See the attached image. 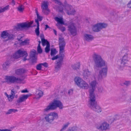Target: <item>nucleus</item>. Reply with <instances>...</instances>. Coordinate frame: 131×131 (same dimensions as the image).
<instances>
[{
	"instance_id": "nucleus-44",
	"label": "nucleus",
	"mask_w": 131,
	"mask_h": 131,
	"mask_svg": "<svg viewBox=\"0 0 131 131\" xmlns=\"http://www.w3.org/2000/svg\"><path fill=\"white\" fill-rule=\"evenodd\" d=\"M35 32L37 36H38L40 34L39 31V26H37V28L35 30Z\"/></svg>"
},
{
	"instance_id": "nucleus-8",
	"label": "nucleus",
	"mask_w": 131,
	"mask_h": 131,
	"mask_svg": "<svg viewBox=\"0 0 131 131\" xmlns=\"http://www.w3.org/2000/svg\"><path fill=\"white\" fill-rule=\"evenodd\" d=\"M58 116L57 113H51L46 115L45 117L46 121L50 124H51L55 119H57Z\"/></svg>"
},
{
	"instance_id": "nucleus-57",
	"label": "nucleus",
	"mask_w": 131,
	"mask_h": 131,
	"mask_svg": "<svg viewBox=\"0 0 131 131\" xmlns=\"http://www.w3.org/2000/svg\"><path fill=\"white\" fill-rule=\"evenodd\" d=\"M0 131H11L10 129H0Z\"/></svg>"
},
{
	"instance_id": "nucleus-49",
	"label": "nucleus",
	"mask_w": 131,
	"mask_h": 131,
	"mask_svg": "<svg viewBox=\"0 0 131 131\" xmlns=\"http://www.w3.org/2000/svg\"><path fill=\"white\" fill-rule=\"evenodd\" d=\"M41 66V63L39 64L37 66L36 69L38 70H41L42 68Z\"/></svg>"
},
{
	"instance_id": "nucleus-59",
	"label": "nucleus",
	"mask_w": 131,
	"mask_h": 131,
	"mask_svg": "<svg viewBox=\"0 0 131 131\" xmlns=\"http://www.w3.org/2000/svg\"><path fill=\"white\" fill-rule=\"evenodd\" d=\"M45 26H46V27L45 28V30H46L47 29V28H50L49 26L47 25H46Z\"/></svg>"
},
{
	"instance_id": "nucleus-43",
	"label": "nucleus",
	"mask_w": 131,
	"mask_h": 131,
	"mask_svg": "<svg viewBox=\"0 0 131 131\" xmlns=\"http://www.w3.org/2000/svg\"><path fill=\"white\" fill-rule=\"evenodd\" d=\"M9 6L7 5L3 8H1L0 9L2 13L7 10H8L9 9Z\"/></svg>"
},
{
	"instance_id": "nucleus-46",
	"label": "nucleus",
	"mask_w": 131,
	"mask_h": 131,
	"mask_svg": "<svg viewBox=\"0 0 131 131\" xmlns=\"http://www.w3.org/2000/svg\"><path fill=\"white\" fill-rule=\"evenodd\" d=\"M67 131H76V128L74 127H69Z\"/></svg>"
},
{
	"instance_id": "nucleus-22",
	"label": "nucleus",
	"mask_w": 131,
	"mask_h": 131,
	"mask_svg": "<svg viewBox=\"0 0 131 131\" xmlns=\"http://www.w3.org/2000/svg\"><path fill=\"white\" fill-rule=\"evenodd\" d=\"M11 61L7 60L4 62L2 65V69L5 70H7L10 66Z\"/></svg>"
},
{
	"instance_id": "nucleus-40",
	"label": "nucleus",
	"mask_w": 131,
	"mask_h": 131,
	"mask_svg": "<svg viewBox=\"0 0 131 131\" xmlns=\"http://www.w3.org/2000/svg\"><path fill=\"white\" fill-rule=\"evenodd\" d=\"M8 39L7 40H6V41H7L13 39L14 38V36L12 34H10L9 33H8V35L7 36Z\"/></svg>"
},
{
	"instance_id": "nucleus-14",
	"label": "nucleus",
	"mask_w": 131,
	"mask_h": 131,
	"mask_svg": "<svg viewBox=\"0 0 131 131\" xmlns=\"http://www.w3.org/2000/svg\"><path fill=\"white\" fill-rule=\"evenodd\" d=\"M68 30L72 35L73 36L76 35L77 32V29L73 23L71 22L69 23L68 26Z\"/></svg>"
},
{
	"instance_id": "nucleus-16",
	"label": "nucleus",
	"mask_w": 131,
	"mask_h": 131,
	"mask_svg": "<svg viewBox=\"0 0 131 131\" xmlns=\"http://www.w3.org/2000/svg\"><path fill=\"white\" fill-rule=\"evenodd\" d=\"M17 92L14 89L11 90V94L8 95L6 92L4 93L5 95L7 97L8 101L9 102H12L14 98L15 94Z\"/></svg>"
},
{
	"instance_id": "nucleus-32",
	"label": "nucleus",
	"mask_w": 131,
	"mask_h": 131,
	"mask_svg": "<svg viewBox=\"0 0 131 131\" xmlns=\"http://www.w3.org/2000/svg\"><path fill=\"white\" fill-rule=\"evenodd\" d=\"M8 33L6 31H4L1 34V37L3 38H7V36L8 35Z\"/></svg>"
},
{
	"instance_id": "nucleus-7",
	"label": "nucleus",
	"mask_w": 131,
	"mask_h": 131,
	"mask_svg": "<svg viewBox=\"0 0 131 131\" xmlns=\"http://www.w3.org/2000/svg\"><path fill=\"white\" fill-rule=\"evenodd\" d=\"M121 61L120 63L118 64V67L121 70H122L124 67L126 66L128 62V54L125 53L122 58L120 59Z\"/></svg>"
},
{
	"instance_id": "nucleus-25",
	"label": "nucleus",
	"mask_w": 131,
	"mask_h": 131,
	"mask_svg": "<svg viewBox=\"0 0 131 131\" xmlns=\"http://www.w3.org/2000/svg\"><path fill=\"white\" fill-rule=\"evenodd\" d=\"M59 54L61 56L60 57L61 58L63 59L64 57V55L63 53L64 52V47H59Z\"/></svg>"
},
{
	"instance_id": "nucleus-10",
	"label": "nucleus",
	"mask_w": 131,
	"mask_h": 131,
	"mask_svg": "<svg viewBox=\"0 0 131 131\" xmlns=\"http://www.w3.org/2000/svg\"><path fill=\"white\" fill-rule=\"evenodd\" d=\"M63 6L65 7L66 11L68 15H74L75 14L76 10L71 5L67 4Z\"/></svg>"
},
{
	"instance_id": "nucleus-41",
	"label": "nucleus",
	"mask_w": 131,
	"mask_h": 131,
	"mask_svg": "<svg viewBox=\"0 0 131 131\" xmlns=\"http://www.w3.org/2000/svg\"><path fill=\"white\" fill-rule=\"evenodd\" d=\"M131 84V81H125L123 83V84L126 86H128Z\"/></svg>"
},
{
	"instance_id": "nucleus-11",
	"label": "nucleus",
	"mask_w": 131,
	"mask_h": 131,
	"mask_svg": "<svg viewBox=\"0 0 131 131\" xmlns=\"http://www.w3.org/2000/svg\"><path fill=\"white\" fill-rule=\"evenodd\" d=\"M33 23V21H31L27 23H23L18 24L16 27L17 30H22L26 28H28L31 27V25Z\"/></svg>"
},
{
	"instance_id": "nucleus-9",
	"label": "nucleus",
	"mask_w": 131,
	"mask_h": 131,
	"mask_svg": "<svg viewBox=\"0 0 131 131\" xmlns=\"http://www.w3.org/2000/svg\"><path fill=\"white\" fill-rule=\"evenodd\" d=\"M107 26V24L105 23H98L93 26L92 30L93 31L98 32L102 29L106 28Z\"/></svg>"
},
{
	"instance_id": "nucleus-21",
	"label": "nucleus",
	"mask_w": 131,
	"mask_h": 131,
	"mask_svg": "<svg viewBox=\"0 0 131 131\" xmlns=\"http://www.w3.org/2000/svg\"><path fill=\"white\" fill-rule=\"evenodd\" d=\"M94 38L93 36L90 34H85L84 35V40L88 42H90L92 41Z\"/></svg>"
},
{
	"instance_id": "nucleus-5",
	"label": "nucleus",
	"mask_w": 131,
	"mask_h": 131,
	"mask_svg": "<svg viewBox=\"0 0 131 131\" xmlns=\"http://www.w3.org/2000/svg\"><path fill=\"white\" fill-rule=\"evenodd\" d=\"M74 81L76 84L81 88L87 89L89 88L88 84L79 77L75 78Z\"/></svg>"
},
{
	"instance_id": "nucleus-56",
	"label": "nucleus",
	"mask_w": 131,
	"mask_h": 131,
	"mask_svg": "<svg viewBox=\"0 0 131 131\" xmlns=\"http://www.w3.org/2000/svg\"><path fill=\"white\" fill-rule=\"evenodd\" d=\"M21 92L22 93H27L28 92V91L27 89L21 91Z\"/></svg>"
},
{
	"instance_id": "nucleus-28",
	"label": "nucleus",
	"mask_w": 131,
	"mask_h": 131,
	"mask_svg": "<svg viewBox=\"0 0 131 131\" xmlns=\"http://www.w3.org/2000/svg\"><path fill=\"white\" fill-rule=\"evenodd\" d=\"M55 20L61 24H64V22L63 20V18L62 17L59 18L58 17H56L55 18Z\"/></svg>"
},
{
	"instance_id": "nucleus-29",
	"label": "nucleus",
	"mask_w": 131,
	"mask_h": 131,
	"mask_svg": "<svg viewBox=\"0 0 131 131\" xmlns=\"http://www.w3.org/2000/svg\"><path fill=\"white\" fill-rule=\"evenodd\" d=\"M18 111L17 109H9L8 111L6 113V114H12L13 113H15Z\"/></svg>"
},
{
	"instance_id": "nucleus-17",
	"label": "nucleus",
	"mask_w": 131,
	"mask_h": 131,
	"mask_svg": "<svg viewBox=\"0 0 131 131\" xmlns=\"http://www.w3.org/2000/svg\"><path fill=\"white\" fill-rule=\"evenodd\" d=\"M36 51L35 50L34 51H31L30 54V58L31 59V65H34L37 62V58L36 56Z\"/></svg>"
},
{
	"instance_id": "nucleus-3",
	"label": "nucleus",
	"mask_w": 131,
	"mask_h": 131,
	"mask_svg": "<svg viewBox=\"0 0 131 131\" xmlns=\"http://www.w3.org/2000/svg\"><path fill=\"white\" fill-rule=\"evenodd\" d=\"M64 107L62 103L59 100H54L53 102L49 104V105L44 110V111H47L49 110H54L58 107L59 109H62Z\"/></svg>"
},
{
	"instance_id": "nucleus-19",
	"label": "nucleus",
	"mask_w": 131,
	"mask_h": 131,
	"mask_svg": "<svg viewBox=\"0 0 131 131\" xmlns=\"http://www.w3.org/2000/svg\"><path fill=\"white\" fill-rule=\"evenodd\" d=\"M97 128L102 130H106L110 128L109 125L107 123L104 122L100 126L97 127Z\"/></svg>"
},
{
	"instance_id": "nucleus-26",
	"label": "nucleus",
	"mask_w": 131,
	"mask_h": 131,
	"mask_svg": "<svg viewBox=\"0 0 131 131\" xmlns=\"http://www.w3.org/2000/svg\"><path fill=\"white\" fill-rule=\"evenodd\" d=\"M25 72V70L23 69H20L16 70L15 73L17 75H20L23 74Z\"/></svg>"
},
{
	"instance_id": "nucleus-39",
	"label": "nucleus",
	"mask_w": 131,
	"mask_h": 131,
	"mask_svg": "<svg viewBox=\"0 0 131 131\" xmlns=\"http://www.w3.org/2000/svg\"><path fill=\"white\" fill-rule=\"evenodd\" d=\"M50 45H46L45 48V51L46 53H48L50 51Z\"/></svg>"
},
{
	"instance_id": "nucleus-62",
	"label": "nucleus",
	"mask_w": 131,
	"mask_h": 131,
	"mask_svg": "<svg viewBox=\"0 0 131 131\" xmlns=\"http://www.w3.org/2000/svg\"><path fill=\"white\" fill-rule=\"evenodd\" d=\"M115 12V11L114 10H112L111 11V14L112 15H114V14H113V13H114Z\"/></svg>"
},
{
	"instance_id": "nucleus-48",
	"label": "nucleus",
	"mask_w": 131,
	"mask_h": 131,
	"mask_svg": "<svg viewBox=\"0 0 131 131\" xmlns=\"http://www.w3.org/2000/svg\"><path fill=\"white\" fill-rule=\"evenodd\" d=\"M58 11L59 12L63 13V7L61 6H59L58 9Z\"/></svg>"
},
{
	"instance_id": "nucleus-63",
	"label": "nucleus",
	"mask_w": 131,
	"mask_h": 131,
	"mask_svg": "<svg viewBox=\"0 0 131 131\" xmlns=\"http://www.w3.org/2000/svg\"><path fill=\"white\" fill-rule=\"evenodd\" d=\"M40 48H41V47H40V45H39V44H38L37 47V49Z\"/></svg>"
},
{
	"instance_id": "nucleus-30",
	"label": "nucleus",
	"mask_w": 131,
	"mask_h": 131,
	"mask_svg": "<svg viewBox=\"0 0 131 131\" xmlns=\"http://www.w3.org/2000/svg\"><path fill=\"white\" fill-rule=\"evenodd\" d=\"M29 40L27 39L24 41H22L20 43V44L21 46H24L26 45H29Z\"/></svg>"
},
{
	"instance_id": "nucleus-18",
	"label": "nucleus",
	"mask_w": 131,
	"mask_h": 131,
	"mask_svg": "<svg viewBox=\"0 0 131 131\" xmlns=\"http://www.w3.org/2000/svg\"><path fill=\"white\" fill-rule=\"evenodd\" d=\"M63 59L59 58V61H56L55 66V71L56 72L60 70L62 64Z\"/></svg>"
},
{
	"instance_id": "nucleus-64",
	"label": "nucleus",
	"mask_w": 131,
	"mask_h": 131,
	"mask_svg": "<svg viewBox=\"0 0 131 131\" xmlns=\"http://www.w3.org/2000/svg\"><path fill=\"white\" fill-rule=\"evenodd\" d=\"M12 3L14 5H15V2L14 0H12Z\"/></svg>"
},
{
	"instance_id": "nucleus-33",
	"label": "nucleus",
	"mask_w": 131,
	"mask_h": 131,
	"mask_svg": "<svg viewBox=\"0 0 131 131\" xmlns=\"http://www.w3.org/2000/svg\"><path fill=\"white\" fill-rule=\"evenodd\" d=\"M57 52L56 49H51V56H54L57 53Z\"/></svg>"
},
{
	"instance_id": "nucleus-54",
	"label": "nucleus",
	"mask_w": 131,
	"mask_h": 131,
	"mask_svg": "<svg viewBox=\"0 0 131 131\" xmlns=\"http://www.w3.org/2000/svg\"><path fill=\"white\" fill-rule=\"evenodd\" d=\"M73 93V90L72 89H70L68 92V94L69 95L72 94Z\"/></svg>"
},
{
	"instance_id": "nucleus-58",
	"label": "nucleus",
	"mask_w": 131,
	"mask_h": 131,
	"mask_svg": "<svg viewBox=\"0 0 131 131\" xmlns=\"http://www.w3.org/2000/svg\"><path fill=\"white\" fill-rule=\"evenodd\" d=\"M40 38L41 40V39H45L44 38V36L43 34H41L40 36Z\"/></svg>"
},
{
	"instance_id": "nucleus-4",
	"label": "nucleus",
	"mask_w": 131,
	"mask_h": 131,
	"mask_svg": "<svg viewBox=\"0 0 131 131\" xmlns=\"http://www.w3.org/2000/svg\"><path fill=\"white\" fill-rule=\"evenodd\" d=\"M24 79L23 78H16L13 76H6L5 77L6 82L9 83H20Z\"/></svg>"
},
{
	"instance_id": "nucleus-36",
	"label": "nucleus",
	"mask_w": 131,
	"mask_h": 131,
	"mask_svg": "<svg viewBox=\"0 0 131 131\" xmlns=\"http://www.w3.org/2000/svg\"><path fill=\"white\" fill-rule=\"evenodd\" d=\"M56 25L58 28L62 31L63 32L65 30V28L64 27L62 26L59 24H57Z\"/></svg>"
},
{
	"instance_id": "nucleus-61",
	"label": "nucleus",
	"mask_w": 131,
	"mask_h": 131,
	"mask_svg": "<svg viewBox=\"0 0 131 131\" xmlns=\"http://www.w3.org/2000/svg\"><path fill=\"white\" fill-rule=\"evenodd\" d=\"M53 31L55 35H57V33L56 31L54 29H53Z\"/></svg>"
},
{
	"instance_id": "nucleus-12",
	"label": "nucleus",
	"mask_w": 131,
	"mask_h": 131,
	"mask_svg": "<svg viewBox=\"0 0 131 131\" xmlns=\"http://www.w3.org/2000/svg\"><path fill=\"white\" fill-rule=\"evenodd\" d=\"M104 68H102L99 72V74L97 78L99 80L105 77L107 72V66H105Z\"/></svg>"
},
{
	"instance_id": "nucleus-50",
	"label": "nucleus",
	"mask_w": 131,
	"mask_h": 131,
	"mask_svg": "<svg viewBox=\"0 0 131 131\" xmlns=\"http://www.w3.org/2000/svg\"><path fill=\"white\" fill-rule=\"evenodd\" d=\"M45 84L48 87L50 86L51 85V82H46L45 83Z\"/></svg>"
},
{
	"instance_id": "nucleus-24",
	"label": "nucleus",
	"mask_w": 131,
	"mask_h": 131,
	"mask_svg": "<svg viewBox=\"0 0 131 131\" xmlns=\"http://www.w3.org/2000/svg\"><path fill=\"white\" fill-rule=\"evenodd\" d=\"M59 47H65V43L64 39L63 38H59Z\"/></svg>"
},
{
	"instance_id": "nucleus-20",
	"label": "nucleus",
	"mask_w": 131,
	"mask_h": 131,
	"mask_svg": "<svg viewBox=\"0 0 131 131\" xmlns=\"http://www.w3.org/2000/svg\"><path fill=\"white\" fill-rule=\"evenodd\" d=\"M29 95L28 94L24 95L23 94L20 96L17 100V103H20L23 102L26 100L28 97Z\"/></svg>"
},
{
	"instance_id": "nucleus-45",
	"label": "nucleus",
	"mask_w": 131,
	"mask_h": 131,
	"mask_svg": "<svg viewBox=\"0 0 131 131\" xmlns=\"http://www.w3.org/2000/svg\"><path fill=\"white\" fill-rule=\"evenodd\" d=\"M69 124L70 123L69 122L63 125L62 128L64 130L66 129V128L68 127Z\"/></svg>"
},
{
	"instance_id": "nucleus-52",
	"label": "nucleus",
	"mask_w": 131,
	"mask_h": 131,
	"mask_svg": "<svg viewBox=\"0 0 131 131\" xmlns=\"http://www.w3.org/2000/svg\"><path fill=\"white\" fill-rule=\"evenodd\" d=\"M42 65H43L46 67H47L48 66V64L46 62H44L43 63H41Z\"/></svg>"
},
{
	"instance_id": "nucleus-42",
	"label": "nucleus",
	"mask_w": 131,
	"mask_h": 131,
	"mask_svg": "<svg viewBox=\"0 0 131 131\" xmlns=\"http://www.w3.org/2000/svg\"><path fill=\"white\" fill-rule=\"evenodd\" d=\"M61 56V55H57L56 56L53 57V58H52L51 59L52 60H54L56 59H58V60L57 61H59V59L60 57Z\"/></svg>"
},
{
	"instance_id": "nucleus-38",
	"label": "nucleus",
	"mask_w": 131,
	"mask_h": 131,
	"mask_svg": "<svg viewBox=\"0 0 131 131\" xmlns=\"http://www.w3.org/2000/svg\"><path fill=\"white\" fill-rule=\"evenodd\" d=\"M98 92L99 93H102L104 92L103 88L101 86H99L97 88Z\"/></svg>"
},
{
	"instance_id": "nucleus-2",
	"label": "nucleus",
	"mask_w": 131,
	"mask_h": 131,
	"mask_svg": "<svg viewBox=\"0 0 131 131\" xmlns=\"http://www.w3.org/2000/svg\"><path fill=\"white\" fill-rule=\"evenodd\" d=\"M88 106L92 110L97 113H100L102 111L101 107L97 104L96 101L95 96H92L89 97Z\"/></svg>"
},
{
	"instance_id": "nucleus-60",
	"label": "nucleus",
	"mask_w": 131,
	"mask_h": 131,
	"mask_svg": "<svg viewBox=\"0 0 131 131\" xmlns=\"http://www.w3.org/2000/svg\"><path fill=\"white\" fill-rule=\"evenodd\" d=\"M115 17L117 18H121V17L119 16V15L118 14H117V15H115Z\"/></svg>"
},
{
	"instance_id": "nucleus-34",
	"label": "nucleus",
	"mask_w": 131,
	"mask_h": 131,
	"mask_svg": "<svg viewBox=\"0 0 131 131\" xmlns=\"http://www.w3.org/2000/svg\"><path fill=\"white\" fill-rule=\"evenodd\" d=\"M36 13L37 16V19H38L39 21H41L42 20V17L40 16L38 13L37 9L36 8L35 9Z\"/></svg>"
},
{
	"instance_id": "nucleus-47",
	"label": "nucleus",
	"mask_w": 131,
	"mask_h": 131,
	"mask_svg": "<svg viewBox=\"0 0 131 131\" xmlns=\"http://www.w3.org/2000/svg\"><path fill=\"white\" fill-rule=\"evenodd\" d=\"M118 117V116H115L114 118L111 117L110 120H109V121L111 123H112L114 120H116V118H117Z\"/></svg>"
},
{
	"instance_id": "nucleus-51",
	"label": "nucleus",
	"mask_w": 131,
	"mask_h": 131,
	"mask_svg": "<svg viewBox=\"0 0 131 131\" xmlns=\"http://www.w3.org/2000/svg\"><path fill=\"white\" fill-rule=\"evenodd\" d=\"M127 6L128 8H131V0L128 2L127 4Z\"/></svg>"
},
{
	"instance_id": "nucleus-35",
	"label": "nucleus",
	"mask_w": 131,
	"mask_h": 131,
	"mask_svg": "<svg viewBox=\"0 0 131 131\" xmlns=\"http://www.w3.org/2000/svg\"><path fill=\"white\" fill-rule=\"evenodd\" d=\"M80 67V64L79 63H77L76 64H74L72 66V68L74 70L79 69Z\"/></svg>"
},
{
	"instance_id": "nucleus-6",
	"label": "nucleus",
	"mask_w": 131,
	"mask_h": 131,
	"mask_svg": "<svg viewBox=\"0 0 131 131\" xmlns=\"http://www.w3.org/2000/svg\"><path fill=\"white\" fill-rule=\"evenodd\" d=\"M28 56V54L26 51L19 49L13 55L12 57L14 59H17L21 57H24L22 60L25 61L28 60L26 58Z\"/></svg>"
},
{
	"instance_id": "nucleus-31",
	"label": "nucleus",
	"mask_w": 131,
	"mask_h": 131,
	"mask_svg": "<svg viewBox=\"0 0 131 131\" xmlns=\"http://www.w3.org/2000/svg\"><path fill=\"white\" fill-rule=\"evenodd\" d=\"M41 41L42 45L43 46H45L46 45H50L49 42L47 40H46L45 39H41Z\"/></svg>"
},
{
	"instance_id": "nucleus-23",
	"label": "nucleus",
	"mask_w": 131,
	"mask_h": 131,
	"mask_svg": "<svg viewBox=\"0 0 131 131\" xmlns=\"http://www.w3.org/2000/svg\"><path fill=\"white\" fill-rule=\"evenodd\" d=\"M91 74V72L88 69H86L84 70L83 75L84 78L87 79V77H89Z\"/></svg>"
},
{
	"instance_id": "nucleus-13",
	"label": "nucleus",
	"mask_w": 131,
	"mask_h": 131,
	"mask_svg": "<svg viewBox=\"0 0 131 131\" xmlns=\"http://www.w3.org/2000/svg\"><path fill=\"white\" fill-rule=\"evenodd\" d=\"M48 4L47 1H45L41 3V8L42 12L45 14L47 15L49 12L48 8Z\"/></svg>"
},
{
	"instance_id": "nucleus-55",
	"label": "nucleus",
	"mask_w": 131,
	"mask_h": 131,
	"mask_svg": "<svg viewBox=\"0 0 131 131\" xmlns=\"http://www.w3.org/2000/svg\"><path fill=\"white\" fill-rule=\"evenodd\" d=\"M39 20L38 19H36L35 20V22L37 24V26H39Z\"/></svg>"
},
{
	"instance_id": "nucleus-53",
	"label": "nucleus",
	"mask_w": 131,
	"mask_h": 131,
	"mask_svg": "<svg viewBox=\"0 0 131 131\" xmlns=\"http://www.w3.org/2000/svg\"><path fill=\"white\" fill-rule=\"evenodd\" d=\"M37 51L39 53H41L42 52V50L41 48L37 49Z\"/></svg>"
},
{
	"instance_id": "nucleus-37",
	"label": "nucleus",
	"mask_w": 131,
	"mask_h": 131,
	"mask_svg": "<svg viewBox=\"0 0 131 131\" xmlns=\"http://www.w3.org/2000/svg\"><path fill=\"white\" fill-rule=\"evenodd\" d=\"M24 9V6L22 5H20L17 8V10L20 12H22Z\"/></svg>"
},
{
	"instance_id": "nucleus-15",
	"label": "nucleus",
	"mask_w": 131,
	"mask_h": 131,
	"mask_svg": "<svg viewBox=\"0 0 131 131\" xmlns=\"http://www.w3.org/2000/svg\"><path fill=\"white\" fill-rule=\"evenodd\" d=\"M97 82L95 80L92 81L90 83V85L92 87V89L90 91V97L93 96H95L94 92L95 89V86Z\"/></svg>"
},
{
	"instance_id": "nucleus-1",
	"label": "nucleus",
	"mask_w": 131,
	"mask_h": 131,
	"mask_svg": "<svg viewBox=\"0 0 131 131\" xmlns=\"http://www.w3.org/2000/svg\"><path fill=\"white\" fill-rule=\"evenodd\" d=\"M92 58L94 62V68H101L107 66V62L100 55L94 53L92 56Z\"/></svg>"
},
{
	"instance_id": "nucleus-27",
	"label": "nucleus",
	"mask_w": 131,
	"mask_h": 131,
	"mask_svg": "<svg viewBox=\"0 0 131 131\" xmlns=\"http://www.w3.org/2000/svg\"><path fill=\"white\" fill-rule=\"evenodd\" d=\"M43 92L40 90H38L36 92V98L39 99L43 95Z\"/></svg>"
}]
</instances>
